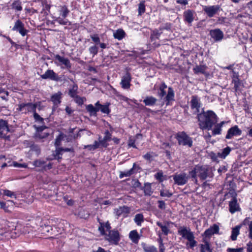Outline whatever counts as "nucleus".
Instances as JSON below:
<instances>
[{"label": "nucleus", "mask_w": 252, "mask_h": 252, "mask_svg": "<svg viewBox=\"0 0 252 252\" xmlns=\"http://www.w3.org/2000/svg\"><path fill=\"white\" fill-rule=\"evenodd\" d=\"M243 248H239L238 249L228 248L227 252H243Z\"/></svg>", "instance_id": "62"}, {"label": "nucleus", "mask_w": 252, "mask_h": 252, "mask_svg": "<svg viewBox=\"0 0 252 252\" xmlns=\"http://www.w3.org/2000/svg\"><path fill=\"white\" fill-rule=\"evenodd\" d=\"M104 134L105 136L102 139H101V137L99 136L98 142L102 147L106 148L108 146L107 142L110 141L112 139V134L108 130H106Z\"/></svg>", "instance_id": "15"}, {"label": "nucleus", "mask_w": 252, "mask_h": 252, "mask_svg": "<svg viewBox=\"0 0 252 252\" xmlns=\"http://www.w3.org/2000/svg\"><path fill=\"white\" fill-rule=\"evenodd\" d=\"M62 94L61 92H59L58 93H56L54 94H53L51 97V100L53 102V103L56 104L58 105L60 104L61 102V95Z\"/></svg>", "instance_id": "37"}, {"label": "nucleus", "mask_w": 252, "mask_h": 252, "mask_svg": "<svg viewBox=\"0 0 252 252\" xmlns=\"http://www.w3.org/2000/svg\"><path fill=\"white\" fill-rule=\"evenodd\" d=\"M141 189L144 190L145 195L150 196L153 193L151 185L149 183H145L144 187H141Z\"/></svg>", "instance_id": "33"}, {"label": "nucleus", "mask_w": 252, "mask_h": 252, "mask_svg": "<svg viewBox=\"0 0 252 252\" xmlns=\"http://www.w3.org/2000/svg\"><path fill=\"white\" fill-rule=\"evenodd\" d=\"M0 129H6L7 131H9L8 123L6 121L0 119Z\"/></svg>", "instance_id": "45"}, {"label": "nucleus", "mask_w": 252, "mask_h": 252, "mask_svg": "<svg viewBox=\"0 0 252 252\" xmlns=\"http://www.w3.org/2000/svg\"><path fill=\"white\" fill-rule=\"evenodd\" d=\"M221 131V128L218 124L215 125V127L212 130V135H215L220 134Z\"/></svg>", "instance_id": "50"}, {"label": "nucleus", "mask_w": 252, "mask_h": 252, "mask_svg": "<svg viewBox=\"0 0 252 252\" xmlns=\"http://www.w3.org/2000/svg\"><path fill=\"white\" fill-rule=\"evenodd\" d=\"M207 67L205 65H196L193 68V72L195 74L201 73L204 74L206 72Z\"/></svg>", "instance_id": "36"}, {"label": "nucleus", "mask_w": 252, "mask_h": 252, "mask_svg": "<svg viewBox=\"0 0 252 252\" xmlns=\"http://www.w3.org/2000/svg\"><path fill=\"white\" fill-rule=\"evenodd\" d=\"M37 223H39L38 231L43 234H49L51 235H55L56 226H52L48 224V221H42L41 218H37L35 220Z\"/></svg>", "instance_id": "3"}, {"label": "nucleus", "mask_w": 252, "mask_h": 252, "mask_svg": "<svg viewBox=\"0 0 252 252\" xmlns=\"http://www.w3.org/2000/svg\"><path fill=\"white\" fill-rule=\"evenodd\" d=\"M220 9V6L219 5L209 6H206L203 8V10L209 17H213Z\"/></svg>", "instance_id": "14"}, {"label": "nucleus", "mask_w": 252, "mask_h": 252, "mask_svg": "<svg viewBox=\"0 0 252 252\" xmlns=\"http://www.w3.org/2000/svg\"><path fill=\"white\" fill-rule=\"evenodd\" d=\"M195 11L193 10L188 9L183 13L184 20L185 22L191 24L194 20Z\"/></svg>", "instance_id": "16"}, {"label": "nucleus", "mask_w": 252, "mask_h": 252, "mask_svg": "<svg viewBox=\"0 0 252 252\" xmlns=\"http://www.w3.org/2000/svg\"><path fill=\"white\" fill-rule=\"evenodd\" d=\"M11 7L12 9L16 11H21L22 10L21 2H20L19 0L14 1L11 4Z\"/></svg>", "instance_id": "43"}, {"label": "nucleus", "mask_w": 252, "mask_h": 252, "mask_svg": "<svg viewBox=\"0 0 252 252\" xmlns=\"http://www.w3.org/2000/svg\"><path fill=\"white\" fill-rule=\"evenodd\" d=\"M197 118L199 122L198 126L202 130H211L218 122L217 116L211 110L200 112L198 114Z\"/></svg>", "instance_id": "1"}, {"label": "nucleus", "mask_w": 252, "mask_h": 252, "mask_svg": "<svg viewBox=\"0 0 252 252\" xmlns=\"http://www.w3.org/2000/svg\"><path fill=\"white\" fill-rule=\"evenodd\" d=\"M60 13L62 16L65 18L69 13V10L68 9L66 6L63 5L61 6Z\"/></svg>", "instance_id": "47"}, {"label": "nucleus", "mask_w": 252, "mask_h": 252, "mask_svg": "<svg viewBox=\"0 0 252 252\" xmlns=\"http://www.w3.org/2000/svg\"><path fill=\"white\" fill-rule=\"evenodd\" d=\"M91 38L93 41L96 44L100 43V38L97 34H93L91 35Z\"/></svg>", "instance_id": "60"}, {"label": "nucleus", "mask_w": 252, "mask_h": 252, "mask_svg": "<svg viewBox=\"0 0 252 252\" xmlns=\"http://www.w3.org/2000/svg\"><path fill=\"white\" fill-rule=\"evenodd\" d=\"M242 132V130L239 128L238 126H234L228 130L225 138L230 139L233 136H240Z\"/></svg>", "instance_id": "12"}, {"label": "nucleus", "mask_w": 252, "mask_h": 252, "mask_svg": "<svg viewBox=\"0 0 252 252\" xmlns=\"http://www.w3.org/2000/svg\"><path fill=\"white\" fill-rule=\"evenodd\" d=\"M50 133L49 132H43L40 133H35L34 138L36 141L43 142L47 139Z\"/></svg>", "instance_id": "22"}, {"label": "nucleus", "mask_w": 252, "mask_h": 252, "mask_svg": "<svg viewBox=\"0 0 252 252\" xmlns=\"http://www.w3.org/2000/svg\"><path fill=\"white\" fill-rule=\"evenodd\" d=\"M229 210L231 214L240 211V208L235 196L232 197L231 200L229 201Z\"/></svg>", "instance_id": "18"}, {"label": "nucleus", "mask_w": 252, "mask_h": 252, "mask_svg": "<svg viewBox=\"0 0 252 252\" xmlns=\"http://www.w3.org/2000/svg\"><path fill=\"white\" fill-rule=\"evenodd\" d=\"M45 162L44 160L41 159H37L33 161V164L36 167H41L44 164Z\"/></svg>", "instance_id": "54"}, {"label": "nucleus", "mask_w": 252, "mask_h": 252, "mask_svg": "<svg viewBox=\"0 0 252 252\" xmlns=\"http://www.w3.org/2000/svg\"><path fill=\"white\" fill-rule=\"evenodd\" d=\"M66 137L63 133H61L56 138L55 142V146L56 147H59L61 145V141L64 139V137Z\"/></svg>", "instance_id": "42"}, {"label": "nucleus", "mask_w": 252, "mask_h": 252, "mask_svg": "<svg viewBox=\"0 0 252 252\" xmlns=\"http://www.w3.org/2000/svg\"><path fill=\"white\" fill-rule=\"evenodd\" d=\"M136 166V164L134 163L133 165V167L126 172H121L120 174V178H122L124 177H129L134 173V169L135 166Z\"/></svg>", "instance_id": "41"}, {"label": "nucleus", "mask_w": 252, "mask_h": 252, "mask_svg": "<svg viewBox=\"0 0 252 252\" xmlns=\"http://www.w3.org/2000/svg\"><path fill=\"white\" fill-rule=\"evenodd\" d=\"M142 247L145 252H158L156 248L153 246H148L145 243H142Z\"/></svg>", "instance_id": "39"}, {"label": "nucleus", "mask_w": 252, "mask_h": 252, "mask_svg": "<svg viewBox=\"0 0 252 252\" xmlns=\"http://www.w3.org/2000/svg\"><path fill=\"white\" fill-rule=\"evenodd\" d=\"M189 175H188L186 173H176L172 176L174 183L179 186H183L186 184L189 178Z\"/></svg>", "instance_id": "6"}, {"label": "nucleus", "mask_w": 252, "mask_h": 252, "mask_svg": "<svg viewBox=\"0 0 252 252\" xmlns=\"http://www.w3.org/2000/svg\"><path fill=\"white\" fill-rule=\"evenodd\" d=\"M188 241L189 242V246L191 249L196 246L197 242L194 240V236L189 239Z\"/></svg>", "instance_id": "53"}, {"label": "nucleus", "mask_w": 252, "mask_h": 252, "mask_svg": "<svg viewBox=\"0 0 252 252\" xmlns=\"http://www.w3.org/2000/svg\"><path fill=\"white\" fill-rule=\"evenodd\" d=\"M201 106V103L200 102V99L197 95H192L191 96V99L190 100V107L191 109L195 111L193 113L194 114H197L200 113L199 108Z\"/></svg>", "instance_id": "10"}, {"label": "nucleus", "mask_w": 252, "mask_h": 252, "mask_svg": "<svg viewBox=\"0 0 252 252\" xmlns=\"http://www.w3.org/2000/svg\"><path fill=\"white\" fill-rule=\"evenodd\" d=\"M87 111L89 113L90 115L96 116L97 112L98 111L97 106H94L92 104H89L86 106Z\"/></svg>", "instance_id": "26"}, {"label": "nucleus", "mask_w": 252, "mask_h": 252, "mask_svg": "<svg viewBox=\"0 0 252 252\" xmlns=\"http://www.w3.org/2000/svg\"><path fill=\"white\" fill-rule=\"evenodd\" d=\"M150 38H151V42H153V44L154 45L155 47H158L159 46L160 44L159 43H156V40L158 39L156 38V36H154V35L153 36V32H152L151 34Z\"/></svg>", "instance_id": "59"}, {"label": "nucleus", "mask_w": 252, "mask_h": 252, "mask_svg": "<svg viewBox=\"0 0 252 252\" xmlns=\"http://www.w3.org/2000/svg\"><path fill=\"white\" fill-rule=\"evenodd\" d=\"M129 237L132 241V242L135 244H137L138 243L139 240L140 238L139 235L136 230H134L130 232Z\"/></svg>", "instance_id": "28"}, {"label": "nucleus", "mask_w": 252, "mask_h": 252, "mask_svg": "<svg viewBox=\"0 0 252 252\" xmlns=\"http://www.w3.org/2000/svg\"><path fill=\"white\" fill-rule=\"evenodd\" d=\"M40 77L43 79H50L51 80L59 81L60 78L53 70L48 69L44 74L41 75Z\"/></svg>", "instance_id": "13"}, {"label": "nucleus", "mask_w": 252, "mask_h": 252, "mask_svg": "<svg viewBox=\"0 0 252 252\" xmlns=\"http://www.w3.org/2000/svg\"><path fill=\"white\" fill-rule=\"evenodd\" d=\"M25 105L26 108H25V111L23 112L24 113L26 114L31 112L34 113L36 111V106L34 103H25Z\"/></svg>", "instance_id": "31"}, {"label": "nucleus", "mask_w": 252, "mask_h": 252, "mask_svg": "<svg viewBox=\"0 0 252 252\" xmlns=\"http://www.w3.org/2000/svg\"><path fill=\"white\" fill-rule=\"evenodd\" d=\"M209 156L211 158V159L212 160V161L218 162V158L219 157L218 154L217 155H216L215 153L212 152L209 153Z\"/></svg>", "instance_id": "56"}, {"label": "nucleus", "mask_w": 252, "mask_h": 252, "mask_svg": "<svg viewBox=\"0 0 252 252\" xmlns=\"http://www.w3.org/2000/svg\"><path fill=\"white\" fill-rule=\"evenodd\" d=\"M231 151V148L228 146L222 149L221 152L218 153V156L221 158H225Z\"/></svg>", "instance_id": "35"}, {"label": "nucleus", "mask_w": 252, "mask_h": 252, "mask_svg": "<svg viewBox=\"0 0 252 252\" xmlns=\"http://www.w3.org/2000/svg\"><path fill=\"white\" fill-rule=\"evenodd\" d=\"M78 85L74 83L72 86V88L69 89L68 90V95L71 97L74 98L76 96L78 95Z\"/></svg>", "instance_id": "32"}, {"label": "nucleus", "mask_w": 252, "mask_h": 252, "mask_svg": "<svg viewBox=\"0 0 252 252\" xmlns=\"http://www.w3.org/2000/svg\"><path fill=\"white\" fill-rule=\"evenodd\" d=\"M144 220V216L142 214H137L135 216L134 221L137 225L140 226Z\"/></svg>", "instance_id": "40"}, {"label": "nucleus", "mask_w": 252, "mask_h": 252, "mask_svg": "<svg viewBox=\"0 0 252 252\" xmlns=\"http://www.w3.org/2000/svg\"><path fill=\"white\" fill-rule=\"evenodd\" d=\"M116 215L119 217L123 216V217H126L128 214L130 212V208L126 206H123L119 207L118 208L115 210Z\"/></svg>", "instance_id": "21"}, {"label": "nucleus", "mask_w": 252, "mask_h": 252, "mask_svg": "<svg viewBox=\"0 0 252 252\" xmlns=\"http://www.w3.org/2000/svg\"><path fill=\"white\" fill-rule=\"evenodd\" d=\"M99 143L97 141H95L94 142V144L93 145H88L86 146H85L84 149H88V150L91 151V150H94L97 148H98L99 146Z\"/></svg>", "instance_id": "48"}, {"label": "nucleus", "mask_w": 252, "mask_h": 252, "mask_svg": "<svg viewBox=\"0 0 252 252\" xmlns=\"http://www.w3.org/2000/svg\"><path fill=\"white\" fill-rule=\"evenodd\" d=\"M174 92L171 87H169L168 93L165 97V101L166 102V105H168L170 101L174 100Z\"/></svg>", "instance_id": "27"}, {"label": "nucleus", "mask_w": 252, "mask_h": 252, "mask_svg": "<svg viewBox=\"0 0 252 252\" xmlns=\"http://www.w3.org/2000/svg\"><path fill=\"white\" fill-rule=\"evenodd\" d=\"M175 138L180 145L188 146L189 147L192 146V138L184 131L177 133L175 135Z\"/></svg>", "instance_id": "4"}, {"label": "nucleus", "mask_w": 252, "mask_h": 252, "mask_svg": "<svg viewBox=\"0 0 252 252\" xmlns=\"http://www.w3.org/2000/svg\"><path fill=\"white\" fill-rule=\"evenodd\" d=\"M203 242L205 243L204 245L203 244H200V252H205V246H206V251L209 252H213L212 249H211L210 246V244L208 242V241H207L205 238H203Z\"/></svg>", "instance_id": "34"}, {"label": "nucleus", "mask_w": 252, "mask_h": 252, "mask_svg": "<svg viewBox=\"0 0 252 252\" xmlns=\"http://www.w3.org/2000/svg\"><path fill=\"white\" fill-rule=\"evenodd\" d=\"M219 227L216 224H213L212 226H211L208 229H206L204 233L202 234V236L205 237H210L212 235L214 234L219 233Z\"/></svg>", "instance_id": "19"}, {"label": "nucleus", "mask_w": 252, "mask_h": 252, "mask_svg": "<svg viewBox=\"0 0 252 252\" xmlns=\"http://www.w3.org/2000/svg\"><path fill=\"white\" fill-rule=\"evenodd\" d=\"M113 35L115 38L118 39V40H121L125 37L126 33L123 30L119 29L114 33Z\"/></svg>", "instance_id": "38"}, {"label": "nucleus", "mask_w": 252, "mask_h": 252, "mask_svg": "<svg viewBox=\"0 0 252 252\" xmlns=\"http://www.w3.org/2000/svg\"><path fill=\"white\" fill-rule=\"evenodd\" d=\"M241 226V224L238 225L232 228L231 235V239L232 241H235L237 240V237L239 234V231Z\"/></svg>", "instance_id": "30"}, {"label": "nucleus", "mask_w": 252, "mask_h": 252, "mask_svg": "<svg viewBox=\"0 0 252 252\" xmlns=\"http://www.w3.org/2000/svg\"><path fill=\"white\" fill-rule=\"evenodd\" d=\"M3 194H4L5 195H6L7 196L11 197L13 196L14 198H16V194H15V193L13 192H12L11 191L9 190H7V189L4 190H3Z\"/></svg>", "instance_id": "58"}, {"label": "nucleus", "mask_w": 252, "mask_h": 252, "mask_svg": "<svg viewBox=\"0 0 252 252\" xmlns=\"http://www.w3.org/2000/svg\"><path fill=\"white\" fill-rule=\"evenodd\" d=\"M144 1L141 2L138 5V14L141 15L145 12V6L144 4Z\"/></svg>", "instance_id": "49"}, {"label": "nucleus", "mask_w": 252, "mask_h": 252, "mask_svg": "<svg viewBox=\"0 0 252 252\" xmlns=\"http://www.w3.org/2000/svg\"><path fill=\"white\" fill-rule=\"evenodd\" d=\"M109 103H108L105 105H102L100 104L99 101H97L95 104V106H97V109H98V111L100 110L102 113L107 114H109L110 112V110L109 108Z\"/></svg>", "instance_id": "23"}, {"label": "nucleus", "mask_w": 252, "mask_h": 252, "mask_svg": "<svg viewBox=\"0 0 252 252\" xmlns=\"http://www.w3.org/2000/svg\"><path fill=\"white\" fill-rule=\"evenodd\" d=\"M12 30L18 32L22 36H25L29 32V31L25 28L24 24L20 19H18L15 21Z\"/></svg>", "instance_id": "7"}, {"label": "nucleus", "mask_w": 252, "mask_h": 252, "mask_svg": "<svg viewBox=\"0 0 252 252\" xmlns=\"http://www.w3.org/2000/svg\"><path fill=\"white\" fill-rule=\"evenodd\" d=\"M63 151H62V147H56L55 151L53 153V156H62Z\"/></svg>", "instance_id": "57"}, {"label": "nucleus", "mask_w": 252, "mask_h": 252, "mask_svg": "<svg viewBox=\"0 0 252 252\" xmlns=\"http://www.w3.org/2000/svg\"><path fill=\"white\" fill-rule=\"evenodd\" d=\"M214 167L210 165L198 164L189 172V175L191 178H195L196 174L200 180L211 181L214 176Z\"/></svg>", "instance_id": "2"}, {"label": "nucleus", "mask_w": 252, "mask_h": 252, "mask_svg": "<svg viewBox=\"0 0 252 252\" xmlns=\"http://www.w3.org/2000/svg\"><path fill=\"white\" fill-rule=\"evenodd\" d=\"M105 239L109 242L117 245L120 240V234L118 230H112L108 232V234H105Z\"/></svg>", "instance_id": "8"}, {"label": "nucleus", "mask_w": 252, "mask_h": 252, "mask_svg": "<svg viewBox=\"0 0 252 252\" xmlns=\"http://www.w3.org/2000/svg\"><path fill=\"white\" fill-rule=\"evenodd\" d=\"M100 226L98 227V230L100 231V234L102 235H105V228H106V230L110 232L111 230V227L110 226V224L109 221H107L105 223L100 222Z\"/></svg>", "instance_id": "24"}, {"label": "nucleus", "mask_w": 252, "mask_h": 252, "mask_svg": "<svg viewBox=\"0 0 252 252\" xmlns=\"http://www.w3.org/2000/svg\"><path fill=\"white\" fill-rule=\"evenodd\" d=\"M157 101V98L153 96H146L143 100V102L146 106H153Z\"/></svg>", "instance_id": "29"}, {"label": "nucleus", "mask_w": 252, "mask_h": 252, "mask_svg": "<svg viewBox=\"0 0 252 252\" xmlns=\"http://www.w3.org/2000/svg\"><path fill=\"white\" fill-rule=\"evenodd\" d=\"M33 118L35 121L39 122L41 124H44V119L41 117L36 111L33 113Z\"/></svg>", "instance_id": "52"}, {"label": "nucleus", "mask_w": 252, "mask_h": 252, "mask_svg": "<svg viewBox=\"0 0 252 252\" xmlns=\"http://www.w3.org/2000/svg\"><path fill=\"white\" fill-rule=\"evenodd\" d=\"M98 50V48L95 45L91 46L89 49L90 53L93 55V57L97 54Z\"/></svg>", "instance_id": "51"}, {"label": "nucleus", "mask_w": 252, "mask_h": 252, "mask_svg": "<svg viewBox=\"0 0 252 252\" xmlns=\"http://www.w3.org/2000/svg\"><path fill=\"white\" fill-rule=\"evenodd\" d=\"M209 35L215 42L221 41L224 37L223 32L219 29L211 30L209 31Z\"/></svg>", "instance_id": "11"}, {"label": "nucleus", "mask_w": 252, "mask_h": 252, "mask_svg": "<svg viewBox=\"0 0 252 252\" xmlns=\"http://www.w3.org/2000/svg\"><path fill=\"white\" fill-rule=\"evenodd\" d=\"M55 63L58 65L61 66L63 69H66L70 70L71 68L72 65L68 59L64 57L61 56L59 55H56L55 56Z\"/></svg>", "instance_id": "5"}, {"label": "nucleus", "mask_w": 252, "mask_h": 252, "mask_svg": "<svg viewBox=\"0 0 252 252\" xmlns=\"http://www.w3.org/2000/svg\"><path fill=\"white\" fill-rule=\"evenodd\" d=\"M152 154H153V153H147V154H146L145 155L143 156V158L147 160H149L150 161L153 160V156L152 155Z\"/></svg>", "instance_id": "64"}, {"label": "nucleus", "mask_w": 252, "mask_h": 252, "mask_svg": "<svg viewBox=\"0 0 252 252\" xmlns=\"http://www.w3.org/2000/svg\"><path fill=\"white\" fill-rule=\"evenodd\" d=\"M158 207L160 209H162V210H164L165 209V208H166V205H165V203L164 202V201H162V200H158Z\"/></svg>", "instance_id": "63"}, {"label": "nucleus", "mask_w": 252, "mask_h": 252, "mask_svg": "<svg viewBox=\"0 0 252 252\" xmlns=\"http://www.w3.org/2000/svg\"><path fill=\"white\" fill-rule=\"evenodd\" d=\"M178 232L183 238L188 240L194 236L193 232L190 231V229H188L186 227H181L178 229Z\"/></svg>", "instance_id": "17"}, {"label": "nucleus", "mask_w": 252, "mask_h": 252, "mask_svg": "<svg viewBox=\"0 0 252 252\" xmlns=\"http://www.w3.org/2000/svg\"><path fill=\"white\" fill-rule=\"evenodd\" d=\"M74 101L80 106H81L83 104L84 102L86 101V98L85 97H81L79 95H77L75 97L73 98Z\"/></svg>", "instance_id": "44"}, {"label": "nucleus", "mask_w": 252, "mask_h": 252, "mask_svg": "<svg viewBox=\"0 0 252 252\" xmlns=\"http://www.w3.org/2000/svg\"><path fill=\"white\" fill-rule=\"evenodd\" d=\"M233 76L232 77V83L234 85V89L236 91L238 90V88L240 85V79L239 78L238 73L235 72L234 70H232Z\"/></svg>", "instance_id": "25"}, {"label": "nucleus", "mask_w": 252, "mask_h": 252, "mask_svg": "<svg viewBox=\"0 0 252 252\" xmlns=\"http://www.w3.org/2000/svg\"><path fill=\"white\" fill-rule=\"evenodd\" d=\"M160 195L163 197H170L172 195V193L169 192L168 190H161Z\"/></svg>", "instance_id": "55"}, {"label": "nucleus", "mask_w": 252, "mask_h": 252, "mask_svg": "<svg viewBox=\"0 0 252 252\" xmlns=\"http://www.w3.org/2000/svg\"><path fill=\"white\" fill-rule=\"evenodd\" d=\"M56 20L61 25H66L67 24V23L69 24V25H71V23L68 20L64 21L60 17L57 18Z\"/></svg>", "instance_id": "61"}, {"label": "nucleus", "mask_w": 252, "mask_h": 252, "mask_svg": "<svg viewBox=\"0 0 252 252\" xmlns=\"http://www.w3.org/2000/svg\"><path fill=\"white\" fill-rule=\"evenodd\" d=\"M30 147L31 151L32 152H34L37 156L40 154L41 149L38 145L33 143L30 145Z\"/></svg>", "instance_id": "46"}, {"label": "nucleus", "mask_w": 252, "mask_h": 252, "mask_svg": "<svg viewBox=\"0 0 252 252\" xmlns=\"http://www.w3.org/2000/svg\"><path fill=\"white\" fill-rule=\"evenodd\" d=\"M157 225L158 226L161 230V233L159 232L158 235L160 236L161 234H163L165 236L168 235V234L170 233V224H172V222L171 221H165L163 222L160 221H157L156 222Z\"/></svg>", "instance_id": "9"}, {"label": "nucleus", "mask_w": 252, "mask_h": 252, "mask_svg": "<svg viewBox=\"0 0 252 252\" xmlns=\"http://www.w3.org/2000/svg\"><path fill=\"white\" fill-rule=\"evenodd\" d=\"M131 77L130 74L129 72H127L126 74L125 75H124L122 78V80L121 82L122 87L125 89L129 88L130 86V82L131 81Z\"/></svg>", "instance_id": "20"}]
</instances>
